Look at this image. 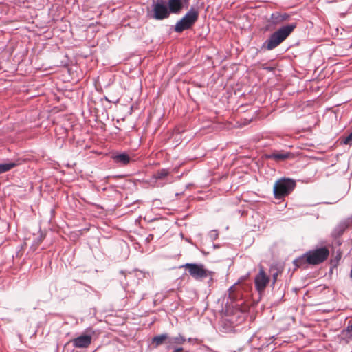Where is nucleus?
<instances>
[{"label":"nucleus","mask_w":352,"mask_h":352,"mask_svg":"<svg viewBox=\"0 0 352 352\" xmlns=\"http://www.w3.org/2000/svg\"><path fill=\"white\" fill-rule=\"evenodd\" d=\"M234 287V286L233 285V286L230 287V288L229 289V298H230V299H232V289H233Z\"/></svg>","instance_id":"nucleus-24"},{"label":"nucleus","mask_w":352,"mask_h":352,"mask_svg":"<svg viewBox=\"0 0 352 352\" xmlns=\"http://www.w3.org/2000/svg\"><path fill=\"white\" fill-rule=\"evenodd\" d=\"M282 273L281 270H278L276 272L273 273L272 274V285H274L275 283L277 281V278L279 274Z\"/></svg>","instance_id":"nucleus-20"},{"label":"nucleus","mask_w":352,"mask_h":352,"mask_svg":"<svg viewBox=\"0 0 352 352\" xmlns=\"http://www.w3.org/2000/svg\"><path fill=\"white\" fill-rule=\"evenodd\" d=\"M296 182L292 179L283 178L274 184V195L276 199H282L289 195L295 188Z\"/></svg>","instance_id":"nucleus-3"},{"label":"nucleus","mask_w":352,"mask_h":352,"mask_svg":"<svg viewBox=\"0 0 352 352\" xmlns=\"http://www.w3.org/2000/svg\"><path fill=\"white\" fill-rule=\"evenodd\" d=\"M184 267L188 270L190 275L195 279L199 280L212 276V272L205 269L204 265L197 263H186Z\"/></svg>","instance_id":"nucleus-6"},{"label":"nucleus","mask_w":352,"mask_h":352,"mask_svg":"<svg viewBox=\"0 0 352 352\" xmlns=\"http://www.w3.org/2000/svg\"><path fill=\"white\" fill-rule=\"evenodd\" d=\"M190 0H167V6L170 14H179L184 8L189 6Z\"/></svg>","instance_id":"nucleus-8"},{"label":"nucleus","mask_w":352,"mask_h":352,"mask_svg":"<svg viewBox=\"0 0 352 352\" xmlns=\"http://www.w3.org/2000/svg\"><path fill=\"white\" fill-rule=\"evenodd\" d=\"M210 237L213 239H216L218 237V233L216 230L210 232Z\"/></svg>","instance_id":"nucleus-23"},{"label":"nucleus","mask_w":352,"mask_h":352,"mask_svg":"<svg viewBox=\"0 0 352 352\" xmlns=\"http://www.w3.org/2000/svg\"><path fill=\"white\" fill-rule=\"evenodd\" d=\"M199 19V11L192 7L186 14L175 25V31L181 33L186 30L190 29Z\"/></svg>","instance_id":"nucleus-2"},{"label":"nucleus","mask_w":352,"mask_h":352,"mask_svg":"<svg viewBox=\"0 0 352 352\" xmlns=\"http://www.w3.org/2000/svg\"><path fill=\"white\" fill-rule=\"evenodd\" d=\"M352 142V132L343 140L344 144H349Z\"/></svg>","instance_id":"nucleus-21"},{"label":"nucleus","mask_w":352,"mask_h":352,"mask_svg":"<svg viewBox=\"0 0 352 352\" xmlns=\"http://www.w3.org/2000/svg\"><path fill=\"white\" fill-rule=\"evenodd\" d=\"M346 331L348 337L352 338V324L347 327Z\"/></svg>","instance_id":"nucleus-22"},{"label":"nucleus","mask_w":352,"mask_h":352,"mask_svg":"<svg viewBox=\"0 0 352 352\" xmlns=\"http://www.w3.org/2000/svg\"><path fill=\"white\" fill-rule=\"evenodd\" d=\"M174 352H183V348H182V347L175 348Z\"/></svg>","instance_id":"nucleus-25"},{"label":"nucleus","mask_w":352,"mask_h":352,"mask_svg":"<svg viewBox=\"0 0 352 352\" xmlns=\"http://www.w3.org/2000/svg\"><path fill=\"white\" fill-rule=\"evenodd\" d=\"M92 336L82 334L72 340L73 346L76 348H87L91 343Z\"/></svg>","instance_id":"nucleus-9"},{"label":"nucleus","mask_w":352,"mask_h":352,"mask_svg":"<svg viewBox=\"0 0 352 352\" xmlns=\"http://www.w3.org/2000/svg\"><path fill=\"white\" fill-rule=\"evenodd\" d=\"M18 165L16 162H7L0 164V174L9 171Z\"/></svg>","instance_id":"nucleus-17"},{"label":"nucleus","mask_w":352,"mask_h":352,"mask_svg":"<svg viewBox=\"0 0 352 352\" xmlns=\"http://www.w3.org/2000/svg\"><path fill=\"white\" fill-rule=\"evenodd\" d=\"M168 336L166 333H163L154 336L152 339V344H155V346L157 347L163 343L168 344Z\"/></svg>","instance_id":"nucleus-14"},{"label":"nucleus","mask_w":352,"mask_h":352,"mask_svg":"<svg viewBox=\"0 0 352 352\" xmlns=\"http://www.w3.org/2000/svg\"><path fill=\"white\" fill-rule=\"evenodd\" d=\"M43 234H40L39 236H38L36 238L35 241L32 245V247H34V250H35L36 249V248L40 245V243L43 241Z\"/></svg>","instance_id":"nucleus-19"},{"label":"nucleus","mask_w":352,"mask_h":352,"mask_svg":"<svg viewBox=\"0 0 352 352\" xmlns=\"http://www.w3.org/2000/svg\"><path fill=\"white\" fill-rule=\"evenodd\" d=\"M267 159L274 160L276 162L285 161L287 159L294 158V155L292 153L286 152L284 151H273L270 154L266 155Z\"/></svg>","instance_id":"nucleus-10"},{"label":"nucleus","mask_w":352,"mask_h":352,"mask_svg":"<svg viewBox=\"0 0 352 352\" xmlns=\"http://www.w3.org/2000/svg\"><path fill=\"white\" fill-rule=\"evenodd\" d=\"M113 159L116 163L120 164L122 165H126L131 161V158H130L129 155H127L126 153H120V154L115 155L113 157Z\"/></svg>","instance_id":"nucleus-12"},{"label":"nucleus","mask_w":352,"mask_h":352,"mask_svg":"<svg viewBox=\"0 0 352 352\" xmlns=\"http://www.w3.org/2000/svg\"><path fill=\"white\" fill-rule=\"evenodd\" d=\"M169 175V171L167 169H161L157 171L153 176V178L155 180L163 179Z\"/></svg>","instance_id":"nucleus-18"},{"label":"nucleus","mask_w":352,"mask_h":352,"mask_svg":"<svg viewBox=\"0 0 352 352\" xmlns=\"http://www.w3.org/2000/svg\"><path fill=\"white\" fill-rule=\"evenodd\" d=\"M352 226V217L348 218L341 221L337 226L336 230L338 234H342L346 229Z\"/></svg>","instance_id":"nucleus-13"},{"label":"nucleus","mask_w":352,"mask_h":352,"mask_svg":"<svg viewBox=\"0 0 352 352\" xmlns=\"http://www.w3.org/2000/svg\"><path fill=\"white\" fill-rule=\"evenodd\" d=\"M186 339L181 335L175 337H168V347L173 348L174 344H183Z\"/></svg>","instance_id":"nucleus-15"},{"label":"nucleus","mask_w":352,"mask_h":352,"mask_svg":"<svg viewBox=\"0 0 352 352\" xmlns=\"http://www.w3.org/2000/svg\"><path fill=\"white\" fill-rule=\"evenodd\" d=\"M307 261L310 265H317L325 261L329 256L327 247L322 246L306 252Z\"/></svg>","instance_id":"nucleus-4"},{"label":"nucleus","mask_w":352,"mask_h":352,"mask_svg":"<svg viewBox=\"0 0 352 352\" xmlns=\"http://www.w3.org/2000/svg\"><path fill=\"white\" fill-rule=\"evenodd\" d=\"M351 276H352V270H351Z\"/></svg>","instance_id":"nucleus-26"},{"label":"nucleus","mask_w":352,"mask_h":352,"mask_svg":"<svg viewBox=\"0 0 352 352\" xmlns=\"http://www.w3.org/2000/svg\"><path fill=\"white\" fill-rule=\"evenodd\" d=\"M296 28V23H292L280 28L270 35L263 44L262 48L272 50L283 42Z\"/></svg>","instance_id":"nucleus-1"},{"label":"nucleus","mask_w":352,"mask_h":352,"mask_svg":"<svg viewBox=\"0 0 352 352\" xmlns=\"http://www.w3.org/2000/svg\"><path fill=\"white\" fill-rule=\"evenodd\" d=\"M289 18V15L287 13L281 14L279 12H275L271 15L272 22L274 24H278L283 21H287Z\"/></svg>","instance_id":"nucleus-11"},{"label":"nucleus","mask_w":352,"mask_h":352,"mask_svg":"<svg viewBox=\"0 0 352 352\" xmlns=\"http://www.w3.org/2000/svg\"><path fill=\"white\" fill-rule=\"evenodd\" d=\"M170 12L164 0H153L151 17L156 20H163L169 17Z\"/></svg>","instance_id":"nucleus-5"},{"label":"nucleus","mask_w":352,"mask_h":352,"mask_svg":"<svg viewBox=\"0 0 352 352\" xmlns=\"http://www.w3.org/2000/svg\"><path fill=\"white\" fill-rule=\"evenodd\" d=\"M270 282V277L266 274L263 267L259 268L258 273L254 278V285L256 289L259 292H263Z\"/></svg>","instance_id":"nucleus-7"},{"label":"nucleus","mask_w":352,"mask_h":352,"mask_svg":"<svg viewBox=\"0 0 352 352\" xmlns=\"http://www.w3.org/2000/svg\"><path fill=\"white\" fill-rule=\"evenodd\" d=\"M306 252L298 258H296L293 263L296 267L307 268V265H309L307 261Z\"/></svg>","instance_id":"nucleus-16"}]
</instances>
